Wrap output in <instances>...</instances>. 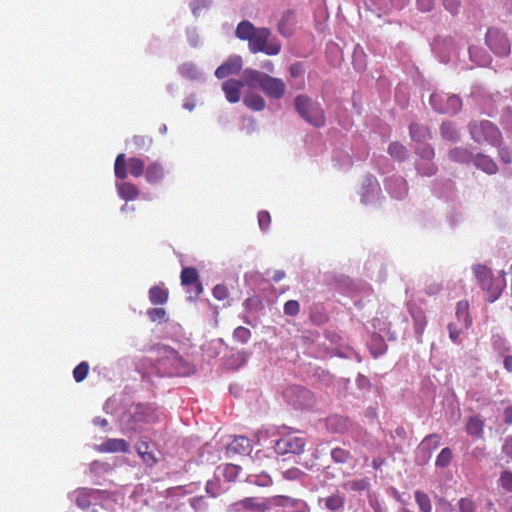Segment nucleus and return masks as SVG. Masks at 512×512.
<instances>
[{
	"mask_svg": "<svg viewBox=\"0 0 512 512\" xmlns=\"http://www.w3.org/2000/svg\"><path fill=\"white\" fill-rule=\"evenodd\" d=\"M235 35L238 39L248 42L249 51L253 54L264 53L275 56L280 53L282 48L281 42L272 36L269 28H257L248 20L238 23Z\"/></svg>",
	"mask_w": 512,
	"mask_h": 512,
	"instance_id": "obj_1",
	"label": "nucleus"
},
{
	"mask_svg": "<svg viewBox=\"0 0 512 512\" xmlns=\"http://www.w3.org/2000/svg\"><path fill=\"white\" fill-rule=\"evenodd\" d=\"M244 78L246 86L261 89L268 98L273 100L282 99L287 90V86L281 78L273 77L256 69H245Z\"/></svg>",
	"mask_w": 512,
	"mask_h": 512,
	"instance_id": "obj_2",
	"label": "nucleus"
},
{
	"mask_svg": "<svg viewBox=\"0 0 512 512\" xmlns=\"http://www.w3.org/2000/svg\"><path fill=\"white\" fill-rule=\"evenodd\" d=\"M294 106L299 116L310 125L317 128L325 125L326 117L321 104L308 95H297L294 99Z\"/></svg>",
	"mask_w": 512,
	"mask_h": 512,
	"instance_id": "obj_3",
	"label": "nucleus"
},
{
	"mask_svg": "<svg viewBox=\"0 0 512 512\" xmlns=\"http://www.w3.org/2000/svg\"><path fill=\"white\" fill-rule=\"evenodd\" d=\"M281 436L276 440L274 449L278 455L294 454L299 455L304 452L306 440L296 434L294 430L286 426L278 432Z\"/></svg>",
	"mask_w": 512,
	"mask_h": 512,
	"instance_id": "obj_4",
	"label": "nucleus"
},
{
	"mask_svg": "<svg viewBox=\"0 0 512 512\" xmlns=\"http://www.w3.org/2000/svg\"><path fill=\"white\" fill-rule=\"evenodd\" d=\"M145 172V163L139 157H130L126 159L124 153H120L116 156L114 162V173L117 179L124 180L127 178L128 173L138 178Z\"/></svg>",
	"mask_w": 512,
	"mask_h": 512,
	"instance_id": "obj_5",
	"label": "nucleus"
},
{
	"mask_svg": "<svg viewBox=\"0 0 512 512\" xmlns=\"http://www.w3.org/2000/svg\"><path fill=\"white\" fill-rule=\"evenodd\" d=\"M469 129L471 137L478 143L488 142L494 146H499L501 143V132L490 121L473 122L470 124Z\"/></svg>",
	"mask_w": 512,
	"mask_h": 512,
	"instance_id": "obj_6",
	"label": "nucleus"
},
{
	"mask_svg": "<svg viewBox=\"0 0 512 512\" xmlns=\"http://www.w3.org/2000/svg\"><path fill=\"white\" fill-rule=\"evenodd\" d=\"M473 272L481 288L487 292V301H496L502 293V287L495 284L492 271L485 265L477 264L473 266Z\"/></svg>",
	"mask_w": 512,
	"mask_h": 512,
	"instance_id": "obj_7",
	"label": "nucleus"
},
{
	"mask_svg": "<svg viewBox=\"0 0 512 512\" xmlns=\"http://www.w3.org/2000/svg\"><path fill=\"white\" fill-rule=\"evenodd\" d=\"M485 42L496 55L507 56L511 51V43L507 34L498 27L488 28Z\"/></svg>",
	"mask_w": 512,
	"mask_h": 512,
	"instance_id": "obj_8",
	"label": "nucleus"
},
{
	"mask_svg": "<svg viewBox=\"0 0 512 512\" xmlns=\"http://www.w3.org/2000/svg\"><path fill=\"white\" fill-rule=\"evenodd\" d=\"M430 104L435 111L441 114H456L462 108V100L457 95L446 93H433Z\"/></svg>",
	"mask_w": 512,
	"mask_h": 512,
	"instance_id": "obj_9",
	"label": "nucleus"
},
{
	"mask_svg": "<svg viewBox=\"0 0 512 512\" xmlns=\"http://www.w3.org/2000/svg\"><path fill=\"white\" fill-rule=\"evenodd\" d=\"M181 284L184 287L194 285V288L187 289L188 300L195 301L203 293V285L200 281L199 273L194 267H185L180 275Z\"/></svg>",
	"mask_w": 512,
	"mask_h": 512,
	"instance_id": "obj_10",
	"label": "nucleus"
},
{
	"mask_svg": "<svg viewBox=\"0 0 512 512\" xmlns=\"http://www.w3.org/2000/svg\"><path fill=\"white\" fill-rule=\"evenodd\" d=\"M269 510L268 498L258 497H246L228 507V512H267Z\"/></svg>",
	"mask_w": 512,
	"mask_h": 512,
	"instance_id": "obj_11",
	"label": "nucleus"
},
{
	"mask_svg": "<svg viewBox=\"0 0 512 512\" xmlns=\"http://www.w3.org/2000/svg\"><path fill=\"white\" fill-rule=\"evenodd\" d=\"M243 62L240 56L229 57L216 71L215 76L218 79H224L230 75L238 74L242 69Z\"/></svg>",
	"mask_w": 512,
	"mask_h": 512,
	"instance_id": "obj_12",
	"label": "nucleus"
},
{
	"mask_svg": "<svg viewBox=\"0 0 512 512\" xmlns=\"http://www.w3.org/2000/svg\"><path fill=\"white\" fill-rule=\"evenodd\" d=\"M245 78L243 77L242 81L235 79H228L222 83V90L225 94V97L230 103H237L240 100L241 96V88L245 86Z\"/></svg>",
	"mask_w": 512,
	"mask_h": 512,
	"instance_id": "obj_13",
	"label": "nucleus"
},
{
	"mask_svg": "<svg viewBox=\"0 0 512 512\" xmlns=\"http://www.w3.org/2000/svg\"><path fill=\"white\" fill-rule=\"evenodd\" d=\"M295 25V13L291 10H287L282 14L277 30L283 37H290L294 33Z\"/></svg>",
	"mask_w": 512,
	"mask_h": 512,
	"instance_id": "obj_14",
	"label": "nucleus"
},
{
	"mask_svg": "<svg viewBox=\"0 0 512 512\" xmlns=\"http://www.w3.org/2000/svg\"><path fill=\"white\" fill-rule=\"evenodd\" d=\"M164 176V167L158 161L151 162L145 169V179L148 183H158L164 178Z\"/></svg>",
	"mask_w": 512,
	"mask_h": 512,
	"instance_id": "obj_15",
	"label": "nucleus"
},
{
	"mask_svg": "<svg viewBox=\"0 0 512 512\" xmlns=\"http://www.w3.org/2000/svg\"><path fill=\"white\" fill-rule=\"evenodd\" d=\"M484 425V420L480 416H471L467 419L465 424V431L470 436L483 438Z\"/></svg>",
	"mask_w": 512,
	"mask_h": 512,
	"instance_id": "obj_16",
	"label": "nucleus"
},
{
	"mask_svg": "<svg viewBox=\"0 0 512 512\" xmlns=\"http://www.w3.org/2000/svg\"><path fill=\"white\" fill-rule=\"evenodd\" d=\"M101 452H128L129 444L124 439H107L99 446Z\"/></svg>",
	"mask_w": 512,
	"mask_h": 512,
	"instance_id": "obj_17",
	"label": "nucleus"
},
{
	"mask_svg": "<svg viewBox=\"0 0 512 512\" xmlns=\"http://www.w3.org/2000/svg\"><path fill=\"white\" fill-rule=\"evenodd\" d=\"M116 188L119 196L125 201H133L140 194L138 187L131 182H121L116 185Z\"/></svg>",
	"mask_w": 512,
	"mask_h": 512,
	"instance_id": "obj_18",
	"label": "nucleus"
},
{
	"mask_svg": "<svg viewBox=\"0 0 512 512\" xmlns=\"http://www.w3.org/2000/svg\"><path fill=\"white\" fill-rule=\"evenodd\" d=\"M149 300L153 305H163L169 299V291L164 285H154L148 292Z\"/></svg>",
	"mask_w": 512,
	"mask_h": 512,
	"instance_id": "obj_19",
	"label": "nucleus"
},
{
	"mask_svg": "<svg viewBox=\"0 0 512 512\" xmlns=\"http://www.w3.org/2000/svg\"><path fill=\"white\" fill-rule=\"evenodd\" d=\"M240 469L241 468L235 464H223L217 467L215 476L217 478L223 477L227 482H232L237 478Z\"/></svg>",
	"mask_w": 512,
	"mask_h": 512,
	"instance_id": "obj_20",
	"label": "nucleus"
},
{
	"mask_svg": "<svg viewBox=\"0 0 512 512\" xmlns=\"http://www.w3.org/2000/svg\"><path fill=\"white\" fill-rule=\"evenodd\" d=\"M474 165L478 168L486 172L487 174H495L498 171V167L492 158L478 154L473 158Z\"/></svg>",
	"mask_w": 512,
	"mask_h": 512,
	"instance_id": "obj_21",
	"label": "nucleus"
},
{
	"mask_svg": "<svg viewBox=\"0 0 512 512\" xmlns=\"http://www.w3.org/2000/svg\"><path fill=\"white\" fill-rule=\"evenodd\" d=\"M243 103L246 107L253 111H262L266 107V102L264 98L257 93H248L243 98Z\"/></svg>",
	"mask_w": 512,
	"mask_h": 512,
	"instance_id": "obj_22",
	"label": "nucleus"
},
{
	"mask_svg": "<svg viewBox=\"0 0 512 512\" xmlns=\"http://www.w3.org/2000/svg\"><path fill=\"white\" fill-rule=\"evenodd\" d=\"M449 158L458 163H469L473 161V154L466 148L455 147L449 151Z\"/></svg>",
	"mask_w": 512,
	"mask_h": 512,
	"instance_id": "obj_23",
	"label": "nucleus"
},
{
	"mask_svg": "<svg viewBox=\"0 0 512 512\" xmlns=\"http://www.w3.org/2000/svg\"><path fill=\"white\" fill-rule=\"evenodd\" d=\"M410 136L414 141H424L431 138L430 129L427 126L413 123L409 127Z\"/></svg>",
	"mask_w": 512,
	"mask_h": 512,
	"instance_id": "obj_24",
	"label": "nucleus"
},
{
	"mask_svg": "<svg viewBox=\"0 0 512 512\" xmlns=\"http://www.w3.org/2000/svg\"><path fill=\"white\" fill-rule=\"evenodd\" d=\"M229 447L239 454L249 453L252 449L251 441L245 436H236Z\"/></svg>",
	"mask_w": 512,
	"mask_h": 512,
	"instance_id": "obj_25",
	"label": "nucleus"
},
{
	"mask_svg": "<svg viewBox=\"0 0 512 512\" xmlns=\"http://www.w3.org/2000/svg\"><path fill=\"white\" fill-rule=\"evenodd\" d=\"M319 502H324V506L331 512H338L344 507V498L338 494L319 499Z\"/></svg>",
	"mask_w": 512,
	"mask_h": 512,
	"instance_id": "obj_26",
	"label": "nucleus"
},
{
	"mask_svg": "<svg viewBox=\"0 0 512 512\" xmlns=\"http://www.w3.org/2000/svg\"><path fill=\"white\" fill-rule=\"evenodd\" d=\"M456 315L459 321H462L466 328L470 327L472 324V318L469 313V303L468 301H460L457 304Z\"/></svg>",
	"mask_w": 512,
	"mask_h": 512,
	"instance_id": "obj_27",
	"label": "nucleus"
},
{
	"mask_svg": "<svg viewBox=\"0 0 512 512\" xmlns=\"http://www.w3.org/2000/svg\"><path fill=\"white\" fill-rule=\"evenodd\" d=\"M388 154L397 161H404L408 157L406 147L399 142H392L388 146Z\"/></svg>",
	"mask_w": 512,
	"mask_h": 512,
	"instance_id": "obj_28",
	"label": "nucleus"
},
{
	"mask_svg": "<svg viewBox=\"0 0 512 512\" xmlns=\"http://www.w3.org/2000/svg\"><path fill=\"white\" fill-rule=\"evenodd\" d=\"M414 497L420 512H432V502L427 493L422 490H416Z\"/></svg>",
	"mask_w": 512,
	"mask_h": 512,
	"instance_id": "obj_29",
	"label": "nucleus"
},
{
	"mask_svg": "<svg viewBox=\"0 0 512 512\" xmlns=\"http://www.w3.org/2000/svg\"><path fill=\"white\" fill-rule=\"evenodd\" d=\"M93 490L81 489L76 494V505L81 509H88L92 504Z\"/></svg>",
	"mask_w": 512,
	"mask_h": 512,
	"instance_id": "obj_30",
	"label": "nucleus"
},
{
	"mask_svg": "<svg viewBox=\"0 0 512 512\" xmlns=\"http://www.w3.org/2000/svg\"><path fill=\"white\" fill-rule=\"evenodd\" d=\"M411 315L414 322L415 333L418 336H422L427 324L425 313L421 309H416L411 312Z\"/></svg>",
	"mask_w": 512,
	"mask_h": 512,
	"instance_id": "obj_31",
	"label": "nucleus"
},
{
	"mask_svg": "<svg viewBox=\"0 0 512 512\" xmlns=\"http://www.w3.org/2000/svg\"><path fill=\"white\" fill-rule=\"evenodd\" d=\"M441 136L443 139L455 142L459 139V135L457 130L455 129V126L452 122H443L440 127Z\"/></svg>",
	"mask_w": 512,
	"mask_h": 512,
	"instance_id": "obj_32",
	"label": "nucleus"
},
{
	"mask_svg": "<svg viewBox=\"0 0 512 512\" xmlns=\"http://www.w3.org/2000/svg\"><path fill=\"white\" fill-rule=\"evenodd\" d=\"M299 500L300 499L291 498V497L285 496V495H275L273 497L268 498L269 508H271L272 506H277V507L290 506L293 508V501H299Z\"/></svg>",
	"mask_w": 512,
	"mask_h": 512,
	"instance_id": "obj_33",
	"label": "nucleus"
},
{
	"mask_svg": "<svg viewBox=\"0 0 512 512\" xmlns=\"http://www.w3.org/2000/svg\"><path fill=\"white\" fill-rule=\"evenodd\" d=\"M441 443V437L438 434L426 436L420 444V447L427 451L435 450Z\"/></svg>",
	"mask_w": 512,
	"mask_h": 512,
	"instance_id": "obj_34",
	"label": "nucleus"
},
{
	"mask_svg": "<svg viewBox=\"0 0 512 512\" xmlns=\"http://www.w3.org/2000/svg\"><path fill=\"white\" fill-rule=\"evenodd\" d=\"M459 512H476L477 504L472 497H462L457 502Z\"/></svg>",
	"mask_w": 512,
	"mask_h": 512,
	"instance_id": "obj_35",
	"label": "nucleus"
},
{
	"mask_svg": "<svg viewBox=\"0 0 512 512\" xmlns=\"http://www.w3.org/2000/svg\"><path fill=\"white\" fill-rule=\"evenodd\" d=\"M247 482L257 486L267 487L272 484V479L268 474L262 473L259 475H249Z\"/></svg>",
	"mask_w": 512,
	"mask_h": 512,
	"instance_id": "obj_36",
	"label": "nucleus"
},
{
	"mask_svg": "<svg viewBox=\"0 0 512 512\" xmlns=\"http://www.w3.org/2000/svg\"><path fill=\"white\" fill-rule=\"evenodd\" d=\"M453 454L450 448L446 447L441 450V452L438 454L435 465L437 467H447L451 460H452Z\"/></svg>",
	"mask_w": 512,
	"mask_h": 512,
	"instance_id": "obj_37",
	"label": "nucleus"
},
{
	"mask_svg": "<svg viewBox=\"0 0 512 512\" xmlns=\"http://www.w3.org/2000/svg\"><path fill=\"white\" fill-rule=\"evenodd\" d=\"M251 338V331L243 326H239L233 331V339L241 344H246Z\"/></svg>",
	"mask_w": 512,
	"mask_h": 512,
	"instance_id": "obj_38",
	"label": "nucleus"
},
{
	"mask_svg": "<svg viewBox=\"0 0 512 512\" xmlns=\"http://www.w3.org/2000/svg\"><path fill=\"white\" fill-rule=\"evenodd\" d=\"M131 143L136 150H144L151 146L152 138L144 135H134L131 139Z\"/></svg>",
	"mask_w": 512,
	"mask_h": 512,
	"instance_id": "obj_39",
	"label": "nucleus"
},
{
	"mask_svg": "<svg viewBox=\"0 0 512 512\" xmlns=\"http://www.w3.org/2000/svg\"><path fill=\"white\" fill-rule=\"evenodd\" d=\"M89 373V364L85 361L79 363L73 370L74 380L79 383L82 382Z\"/></svg>",
	"mask_w": 512,
	"mask_h": 512,
	"instance_id": "obj_40",
	"label": "nucleus"
},
{
	"mask_svg": "<svg viewBox=\"0 0 512 512\" xmlns=\"http://www.w3.org/2000/svg\"><path fill=\"white\" fill-rule=\"evenodd\" d=\"M331 457L336 463H346L351 457V454L348 450L337 447L332 449Z\"/></svg>",
	"mask_w": 512,
	"mask_h": 512,
	"instance_id": "obj_41",
	"label": "nucleus"
},
{
	"mask_svg": "<svg viewBox=\"0 0 512 512\" xmlns=\"http://www.w3.org/2000/svg\"><path fill=\"white\" fill-rule=\"evenodd\" d=\"M222 491H223V488L221 487L219 478H217L216 476H215V479L209 480L207 482V484H206V492L211 497H217L218 495L221 494Z\"/></svg>",
	"mask_w": 512,
	"mask_h": 512,
	"instance_id": "obj_42",
	"label": "nucleus"
},
{
	"mask_svg": "<svg viewBox=\"0 0 512 512\" xmlns=\"http://www.w3.org/2000/svg\"><path fill=\"white\" fill-rule=\"evenodd\" d=\"M415 152L423 160H429V161H431L435 155L433 147L429 144H423L422 146L418 147Z\"/></svg>",
	"mask_w": 512,
	"mask_h": 512,
	"instance_id": "obj_43",
	"label": "nucleus"
},
{
	"mask_svg": "<svg viewBox=\"0 0 512 512\" xmlns=\"http://www.w3.org/2000/svg\"><path fill=\"white\" fill-rule=\"evenodd\" d=\"M304 475L305 473L297 467H292L282 472L283 478L288 481L300 480Z\"/></svg>",
	"mask_w": 512,
	"mask_h": 512,
	"instance_id": "obj_44",
	"label": "nucleus"
},
{
	"mask_svg": "<svg viewBox=\"0 0 512 512\" xmlns=\"http://www.w3.org/2000/svg\"><path fill=\"white\" fill-rule=\"evenodd\" d=\"M210 6L208 0H193L190 3V8L195 16H198L202 11L207 10Z\"/></svg>",
	"mask_w": 512,
	"mask_h": 512,
	"instance_id": "obj_45",
	"label": "nucleus"
},
{
	"mask_svg": "<svg viewBox=\"0 0 512 512\" xmlns=\"http://www.w3.org/2000/svg\"><path fill=\"white\" fill-rule=\"evenodd\" d=\"M147 315L152 322L163 321L166 317V310L160 307L150 308L147 311Z\"/></svg>",
	"mask_w": 512,
	"mask_h": 512,
	"instance_id": "obj_46",
	"label": "nucleus"
},
{
	"mask_svg": "<svg viewBox=\"0 0 512 512\" xmlns=\"http://www.w3.org/2000/svg\"><path fill=\"white\" fill-rule=\"evenodd\" d=\"M418 173L422 176H432L437 172V166L433 162L417 165Z\"/></svg>",
	"mask_w": 512,
	"mask_h": 512,
	"instance_id": "obj_47",
	"label": "nucleus"
},
{
	"mask_svg": "<svg viewBox=\"0 0 512 512\" xmlns=\"http://www.w3.org/2000/svg\"><path fill=\"white\" fill-rule=\"evenodd\" d=\"M500 485L507 492H512V472L511 471H503L500 476Z\"/></svg>",
	"mask_w": 512,
	"mask_h": 512,
	"instance_id": "obj_48",
	"label": "nucleus"
},
{
	"mask_svg": "<svg viewBox=\"0 0 512 512\" xmlns=\"http://www.w3.org/2000/svg\"><path fill=\"white\" fill-rule=\"evenodd\" d=\"M347 485L352 491H363L369 487V480L367 478L356 479L348 482Z\"/></svg>",
	"mask_w": 512,
	"mask_h": 512,
	"instance_id": "obj_49",
	"label": "nucleus"
},
{
	"mask_svg": "<svg viewBox=\"0 0 512 512\" xmlns=\"http://www.w3.org/2000/svg\"><path fill=\"white\" fill-rule=\"evenodd\" d=\"M300 311V304L296 300H289L284 304V313L288 316H296Z\"/></svg>",
	"mask_w": 512,
	"mask_h": 512,
	"instance_id": "obj_50",
	"label": "nucleus"
},
{
	"mask_svg": "<svg viewBox=\"0 0 512 512\" xmlns=\"http://www.w3.org/2000/svg\"><path fill=\"white\" fill-rule=\"evenodd\" d=\"M179 70L181 75L187 78L193 79L197 75V68L194 64L191 63H184L180 66Z\"/></svg>",
	"mask_w": 512,
	"mask_h": 512,
	"instance_id": "obj_51",
	"label": "nucleus"
},
{
	"mask_svg": "<svg viewBox=\"0 0 512 512\" xmlns=\"http://www.w3.org/2000/svg\"><path fill=\"white\" fill-rule=\"evenodd\" d=\"M258 223L261 230L266 231L271 224V216L268 211H260L258 213Z\"/></svg>",
	"mask_w": 512,
	"mask_h": 512,
	"instance_id": "obj_52",
	"label": "nucleus"
},
{
	"mask_svg": "<svg viewBox=\"0 0 512 512\" xmlns=\"http://www.w3.org/2000/svg\"><path fill=\"white\" fill-rule=\"evenodd\" d=\"M212 293L217 300H225L229 296V290L224 284L216 285Z\"/></svg>",
	"mask_w": 512,
	"mask_h": 512,
	"instance_id": "obj_53",
	"label": "nucleus"
},
{
	"mask_svg": "<svg viewBox=\"0 0 512 512\" xmlns=\"http://www.w3.org/2000/svg\"><path fill=\"white\" fill-rule=\"evenodd\" d=\"M443 6L451 14L455 15L459 12L461 6V0H441Z\"/></svg>",
	"mask_w": 512,
	"mask_h": 512,
	"instance_id": "obj_54",
	"label": "nucleus"
},
{
	"mask_svg": "<svg viewBox=\"0 0 512 512\" xmlns=\"http://www.w3.org/2000/svg\"><path fill=\"white\" fill-rule=\"evenodd\" d=\"M502 453L507 457V463L512 462V435L505 439Z\"/></svg>",
	"mask_w": 512,
	"mask_h": 512,
	"instance_id": "obj_55",
	"label": "nucleus"
},
{
	"mask_svg": "<svg viewBox=\"0 0 512 512\" xmlns=\"http://www.w3.org/2000/svg\"><path fill=\"white\" fill-rule=\"evenodd\" d=\"M289 74L292 78L301 77L304 74L303 65L299 62L291 64L289 67Z\"/></svg>",
	"mask_w": 512,
	"mask_h": 512,
	"instance_id": "obj_56",
	"label": "nucleus"
},
{
	"mask_svg": "<svg viewBox=\"0 0 512 512\" xmlns=\"http://www.w3.org/2000/svg\"><path fill=\"white\" fill-rule=\"evenodd\" d=\"M190 504L196 511H204L206 509L203 496H196L191 498Z\"/></svg>",
	"mask_w": 512,
	"mask_h": 512,
	"instance_id": "obj_57",
	"label": "nucleus"
},
{
	"mask_svg": "<svg viewBox=\"0 0 512 512\" xmlns=\"http://www.w3.org/2000/svg\"><path fill=\"white\" fill-rule=\"evenodd\" d=\"M143 460V462L149 466L152 467L157 463V458L155 454L152 451L144 452L143 455L140 456Z\"/></svg>",
	"mask_w": 512,
	"mask_h": 512,
	"instance_id": "obj_58",
	"label": "nucleus"
},
{
	"mask_svg": "<svg viewBox=\"0 0 512 512\" xmlns=\"http://www.w3.org/2000/svg\"><path fill=\"white\" fill-rule=\"evenodd\" d=\"M498 152H499L500 159L504 163H506V164L511 163V161H512V151L509 148H507V147H500Z\"/></svg>",
	"mask_w": 512,
	"mask_h": 512,
	"instance_id": "obj_59",
	"label": "nucleus"
},
{
	"mask_svg": "<svg viewBox=\"0 0 512 512\" xmlns=\"http://www.w3.org/2000/svg\"><path fill=\"white\" fill-rule=\"evenodd\" d=\"M418 9L423 12H429L434 6V0H416Z\"/></svg>",
	"mask_w": 512,
	"mask_h": 512,
	"instance_id": "obj_60",
	"label": "nucleus"
},
{
	"mask_svg": "<svg viewBox=\"0 0 512 512\" xmlns=\"http://www.w3.org/2000/svg\"><path fill=\"white\" fill-rule=\"evenodd\" d=\"M291 392L299 394L308 403L312 400L311 392L305 388H302V387L292 388Z\"/></svg>",
	"mask_w": 512,
	"mask_h": 512,
	"instance_id": "obj_61",
	"label": "nucleus"
},
{
	"mask_svg": "<svg viewBox=\"0 0 512 512\" xmlns=\"http://www.w3.org/2000/svg\"><path fill=\"white\" fill-rule=\"evenodd\" d=\"M293 512H310L308 504L304 500L293 501Z\"/></svg>",
	"mask_w": 512,
	"mask_h": 512,
	"instance_id": "obj_62",
	"label": "nucleus"
},
{
	"mask_svg": "<svg viewBox=\"0 0 512 512\" xmlns=\"http://www.w3.org/2000/svg\"><path fill=\"white\" fill-rule=\"evenodd\" d=\"M395 182L402 190L399 193H394V196L398 199L404 197L407 194V183L403 178H396Z\"/></svg>",
	"mask_w": 512,
	"mask_h": 512,
	"instance_id": "obj_63",
	"label": "nucleus"
},
{
	"mask_svg": "<svg viewBox=\"0 0 512 512\" xmlns=\"http://www.w3.org/2000/svg\"><path fill=\"white\" fill-rule=\"evenodd\" d=\"M504 423L512 425V405L507 406L503 411Z\"/></svg>",
	"mask_w": 512,
	"mask_h": 512,
	"instance_id": "obj_64",
	"label": "nucleus"
}]
</instances>
